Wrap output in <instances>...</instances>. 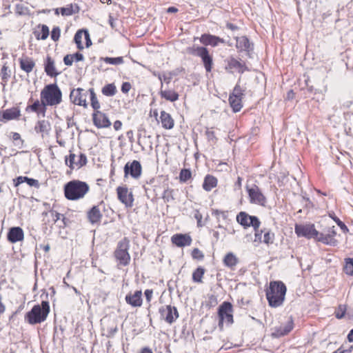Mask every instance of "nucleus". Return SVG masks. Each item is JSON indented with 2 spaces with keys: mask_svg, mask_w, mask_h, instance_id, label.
Segmentation results:
<instances>
[{
  "mask_svg": "<svg viewBox=\"0 0 353 353\" xmlns=\"http://www.w3.org/2000/svg\"><path fill=\"white\" fill-rule=\"evenodd\" d=\"M61 91L57 84H49L41 92V99L43 104L42 116L44 117L46 105H56L61 102Z\"/></svg>",
  "mask_w": 353,
  "mask_h": 353,
  "instance_id": "nucleus-1",
  "label": "nucleus"
},
{
  "mask_svg": "<svg viewBox=\"0 0 353 353\" xmlns=\"http://www.w3.org/2000/svg\"><path fill=\"white\" fill-rule=\"evenodd\" d=\"M286 286L281 281H272L266 291V297L271 307H276L281 305L284 301L286 293Z\"/></svg>",
  "mask_w": 353,
  "mask_h": 353,
  "instance_id": "nucleus-2",
  "label": "nucleus"
},
{
  "mask_svg": "<svg viewBox=\"0 0 353 353\" xmlns=\"http://www.w3.org/2000/svg\"><path fill=\"white\" fill-rule=\"evenodd\" d=\"M89 190L90 187L86 182L72 180L64 185V194L67 199L76 201L83 198Z\"/></svg>",
  "mask_w": 353,
  "mask_h": 353,
  "instance_id": "nucleus-3",
  "label": "nucleus"
},
{
  "mask_svg": "<svg viewBox=\"0 0 353 353\" xmlns=\"http://www.w3.org/2000/svg\"><path fill=\"white\" fill-rule=\"evenodd\" d=\"M50 312L49 302L43 301L41 305H35L25 315L26 321L30 325H35L45 321Z\"/></svg>",
  "mask_w": 353,
  "mask_h": 353,
  "instance_id": "nucleus-4",
  "label": "nucleus"
},
{
  "mask_svg": "<svg viewBox=\"0 0 353 353\" xmlns=\"http://www.w3.org/2000/svg\"><path fill=\"white\" fill-rule=\"evenodd\" d=\"M186 52L189 54L199 57L203 63L205 70L211 72L213 65V59L205 47L193 45L186 48Z\"/></svg>",
  "mask_w": 353,
  "mask_h": 353,
  "instance_id": "nucleus-5",
  "label": "nucleus"
},
{
  "mask_svg": "<svg viewBox=\"0 0 353 353\" xmlns=\"http://www.w3.org/2000/svg\"><path fill=\"white\" fill-rule=\"evenodd\" d=\"M219 327L221 330L223 329V323L232 325L233 319V307L228 301H224L218 308Z\"/></svg>",
  "mask_w": 353,
  "mask_h": 353,
  "instance_id": "nucleus-6",
  "label": "nucleus"
},
{
  "mask_svg": "<svg viewBox=\"0 0 353 353\" xmlns=\"http://www.w3.org/2000/svg\"><path fill=\"white\" fill-rule=\"evenodd\" d=\"M129 241L124 239L118 244L117 248L114 252V256L120 265L126 266L129 264L130 256L128 253Z\"/></svg>",
  "mask_w": 353,
  "mask_h": 353,
  "instance_id": "nucleus-7",
  "label": "nucleus"
},
{
  "mask_svg": "<svg viewBox=\"0 0 353 353\" xmlns=\"http://www.w3.org/2000/svg\"><path fill=\"white\" fill-rule=\"evenodd\" d=\"M336 231L335 226L330 227L322 232L318 231L316 240L330 246H336L339 243L337 239H335Z\"/></svg>",
  "mask_w": 353,
  "mask_h": 353,
  "instance_id": "nucleus-8",
  "label": "nucleus"
},
{
  "mask_svg": "<svg viewBox=\"0 0 353 353\" xmlns=\"http://www.w3.org/2000/svg\"><path fill=\"white\" fill-rule=\"evenodd\" d=\"M294 232L299 237L316 239L318 231L315 229L314 224H296Z\"/></svg>",
  "mask_w": 353,
  "mask_h": 353,
  "instance_id": "nucleus-9",
  "label": "nucleus"
},
{
  "mask_svg": "<svg viewBox=\"0 0 353 353\" xmlns=\"http://www.w3.org/2000/svg\"><path fill=\"white\" fill-rule=\"evenodd\" d=\"M237 222L245 228L252 226L254 230L259 228L261 222L255 216H250L245 212H241L236 216Z\"/></svg>",
  "mask_w": 353,
  "mask_h": 353,
  "instance_id": "nucleus-10",
  "label": "nucleus"
},
{
  "mask_svg": "<svg viewBox=\"0 0 353 353\" xmlns=\"http://www.w3.org/2000/svg\"><path fill=\"white\" fill-rule=\"evenodd\" d=\"M65 163L71 170L79 169L87 163V157L85 154L81 153L79 157L74 154L70 153L69 157H65Z\"/></svg>",
  "mask_w": 353,
  "mask_h": 353,
  "instance_id": "nucleus-11",
  "label": "nucleus"
},
{
  "mask_svg": "<svg viewBox=\"0 0 353 353\" xmlns=\"http://www.w3.org/2000/svg\"><path fill=\"white\" fill-rule=\"evenodd\" d=\"M117 193L119 200L126 208H131L133 205L134 198L132 192H130L126 186H119L117 188Z\"/></svg>",
  "mask_w": 353,
  "mask_h": 353,
  "instance_id": "nucleus-12",
  "label": "nucleus"
},
{
  "mask_svg": "<svg viewBox=\"0 0 353 353\" xmlns=\"http://www.w3.org/2000/svg\"><path fill=\"white\" fill-rule=\"evenodd\" d=\"M87 95L88 91L79 88L77 89H73L70 92V98L73 103L85 108L87 107Z\"/></svg>",
  "mask_w": 353,
  "mask_h": 353,
  "instance_id": "nucleus-13",
  "label": "nucleus"
},
{
  "mask_svg": "<svg viewBox=\"0 0 353 353\" xmlns=\"http://www.w3.org/2000/svg\"><path fill=\"white\" fill-rule=\"evenodd\" d=\"M142 167L139 161L134 160L132 162H128L124 166V176L130 175L134 179H138L141 174Z\"/></svg>",
  "mask_w": 353,
  "mask_h": 353,
  "instance_id": "nucleus-14",
  "label": "nucleus"
},
{
  "mask_svg": "<svg viewBox=\"0 0 353 353\" xmlns=\"http://www.w3.org/2000/svg\"><path fill=\"white\" fill-rule=\"evenodd\" d=\"M159 313L165 321L170 324L172 323L179 317V312L174 306L170 305L163 306L159 308Z\"/></svg>",
  "mask_w": 353,
  "mask_h": 353,
  "instance_id": "nucleus-15",
  "label": "nucleus"
},
{
  "mask_svg": "<svg viewBox=\"0 0 353 353\" xmlns=\"http://www.w3.org/2000/svg\"><path fill=\"white\" fill-rule=\"evenodd\" d=\"M248 192L251 203L260 205H265L266 202L265 197L256 185H254L251 188H248Z\"/></svg>",
  "mask_w": 353,
  "mask_h": 353,
  "instance_id": "nucleus-16",
  "label": "nucleus"
},
{
  "mask_svg": "<svg viewBox=\"0 0 353 353\" xmlns=\"http://www.w3.org/2000/svg\"><path fill=\"white\" fill-rule=\"evenodd\" d=\"M94 124L99 128H108L111 125L108 117L101 111H96L92 114Z\"/></svg>",
  "mask_w": 353,
  "mask_h": 353,
  "instance_id": "nucleus-17",
  "label": "nucleus"
},
{
  "mask_svg": "<svg viewBox=\"0 0 353 353\" xmlns=\"http://www.w3.org/2000/svg\"><path fill=\"white\" fill-rule=\"evenodd\" d=\"M225 70L229 72H233L232 70H235L241 74H243L245 70H248V67L244 62H241L233 57H230L228 60V64Z\"/></svg>",
  "mask_w": 353,
  "mask_h": 353,
  "instance_id": "nucleus-18",
  "label": "nucleus"
},
{
  "mask_svg": "<svg viewBox=\"0 0 353 353\" xmlns=\"http://www.w3.org/2000/svg\"><path fill=\"white\" fill-rule=\"evenodd\" d=\"M200 42L205 46H211L212 47L217 46L219 43H224V39L220 38L219 37L210 34H203L199 38Z\"/></svg>",
  "mask_w": 353,
  "mask_h": 353,
  "instance_id": "nucleus-19",
  "label": "nucleus"
},
{
  "mask_svg": "<svg viewBox=\"0 0 353 353\" xmlns=\"http://www.w3.org/2000/svg\"><path fill=\"white\" fill-rule=\"evenodd\" d=\"M24 238V233L20 227L11 228L7 234L8 240L12 243L21 241Z\"/></svg>",
  "mask_w": 353,
  "mask_h": 353,
  "instance_id": "nucleus-20",
  "label": "nucleus"
},
{
  "mask_svg": "<svg viewBox=\"0 0 353 353\" xmlns=\"http://www.w3.org/2000/svg\"><path fill=\"white\" fill-rule=\"evenodd\" d=\"M125 301L128 304L132 307H140L142 305V292L141 290H137L134 294H128L125 296Z\"/></svg>",
  "mask_w": 353,
  "mask_h": 353,
  "instance_id": "nucleus-21",
  "label": "nucleus"
},
{
  "mask_svg": "<svg viewBox=\"0 0 353 353\" xmlns=\"http://www.w3.org/2000/svg\"><path fill=\"white\" fill-rule=\"evenodd\" d=\"M171 241L173 244L178 247H185L190 245L192 243V239L188 234H176L172 236Z\"/></svg>",
  "mask_w": 353,
  "mask_h": 353,
  "instance_id": "nucleus-22",
  "label": "nucleus"
},
{
  "mask_svg": "<svg viewBox=\"0 0 353 353\" xmlns=\"http://www.w3.org/2000/svg\"><path fill=\"white\" fill-rule=\"evenodd\" d=\"M44 70L47 75L51 77H56L60 74V72H57L54 61L50 56L46 57Z\"/></svg>",
  "mask_w": 353,
  "mask_h": 353,
  "instance_id": "nucleus-23",
  "label": "nucleus"
},
{
  "mask_svg": "<svg viewBox=\"0 0 353 353\" xmlns=\"http://www.w3.org/2000/svg\"><path fill=\"white\" fill-rule=\"evenodd\" d=\"M160 121L162 127L167 130H171L174 128V121L171 115L164 110L161 112Z\"/></svg>",
  "mask_w": 353,
  "mask_h": 353,
  "instance_id": "nucleus-24",
  "label": "nucleus"
},
{
  "mask_svg": "<svg viewBox=\"0 0 353 353\" xmlns=\"http://www.w3.org/2000/svg\"><path fill=\"white\" fill-rule=\"evenodd\" d=\"M87 217L92 224L97 223L101 221L102 214L98 206H93L87 213Z\"/></svg>",
  "mask_w": 353,
  "mask_h": 353,
  "instance_id": "nucleus-25",
  "label": "nucleus"
},
{
  "mask_svg": "<svg viewBox=\"0 0 353 353\" xmlns=\"http://www.w3.org/2000/svg\"><path fill=\"white\" fill-rule=\"evenodd\" d=\"M236 41V48L239 50L250 52L252 50L249 39L245 36L237 37Z\"/></svg>",
  "mask_w": 353,
  "mask_h": 353,
  "instance_id": "nucleus-26",
  "label": "nucleus"
},
{
  "mask_svg": "<svg viewBox=\"0 0 353 353\" xmlns=\"http://www.w3.org/2000/svg\"><path fill=\"white\" fill-rule=\"evenodd\" d=\"M293 328V321L292 318L287 322L285 325H282L278 327H276L273 335L279 337L288 334Z\"/></svg>",
  "mask_w": 353,
  "mask_h": 353,
  "instance_id": "nucleus-27",
  "label": "nucleus"
},
{
  "mask_svg": "<svg viewBox=\"0 0 353 353\" xmlns=\"http://www.w3.org/2000/svg\"><path fill=\"white\" fill-rule=\"evenodd\" d=\"M50 129V123L46 120L39 121L34 126L35 132L37 133H41L43 137H44V134H48Z\"/></svg>",
  "mask_w": 353,
  "mask_h": 353,
  "instance_id": "nucleus-28",
  "label": "nucleus"
},
{
  "mask_svg": "<svg viewBox=\"0 0 353 353\" xmlns=\"http://www.w3.org/2000/svg\"><path fill=\"white\" fill-rule=\"evenodd\" d=\"M19 63L21 70L27 73L32 72L35 65L34 61L30 57L20 59Z\"/></svg>",
  "mask_w": 353,
  "mask_h": 353,
  "instance_id": "nucleus-29",
  "label": "nucleus"
},
{
  "mask_svg": "<svg viewBox=\"0 0 353 353\" xmlns=\"http://www.w3.org/2000/svg\"><path fill=\"white\" fill-rule=\"evenodd\" d=\"M163 86V83H161V89L160 91V95L162 98L165 99L168 101L174 102L178 100L179 94L174 90H165L162 89Z\"/></svg>",
  "mask_w": 353,
  "mask_h": 353,
  "instance_id": "nucleus-30",
  "label": "nucleus"
},
{
  "mask_svg": "<svg viewBox=\"0 0 353 353\" xmlns=\"http://www.w3.org/2000/svg\"><path fill=\"white\" fill-rule=\"evenodd\" d=\"M217 185V179L214 176L208 174L205 179L203 183V188L205 191H210L212 188L216 187Z\"/></svg>",
  "mask_w": 353,
  "mask_h": 353,
  "instance_id": "nucleus-31",
  "label": "nucleus"
},
{
  "mask_svg": "<svg viewBox=\"0 0 353 353\" xmlns=\"http://www.w3.org/2000/svg\"><path fill=\"white\" fill-rule=\"evenodd\" d=\"M238 263V258L232 252L228 253L223 259L224 265L231 269H234Z\"/></svg>",
  "mask_w": 353,
  "mask_h": 353,
  "instance_id": "nucleus-32",
  "label": "nucleus"
},
{
  "mask_svg": "<svg viewBox=\"0 0 353 353\" xmlns=\"http://www.w3.org/2000/svg\"><path fill=\"white\" fill-rule=\"evenodd\" d=\"M242 99L230 95L229 103L234 112H239L242 108Z\"/></svg>",
  "mask_w": 353,
  "mask_h": 353,
  "instance_id": "nucleus-33",
  "label": "nucleus"
},
{
  "mask_svg": "<svg viewBox=\"0 0 353 353\" xmlns=\"http://www.w3.org/2000/svg\"><path fill=\"white\" fill-rule=\"evenodd\" d=\"M79 11V8L77 4H70L66 7L60 8V12L63 16H70L73 14L77 13Z\"/></svg>",
  "mask_w": 353,
  "mask_h": 353,
  "instance_id": "nucleus-34",
  "label": "nucleus"
},
{
  "mask_svg": "<svg viewBox=\"0 0 353 353\" xmlns=\"http://www.w3.org/2000/svg\"><path fill=\"white\" fill-rule=\"evenodd\" d=\"M42 110H43L42 101H39V100L34 101L32 105H28L26 108V112L32 111V112L37 113L38 115H39L40 114H42Z\"/></svg>",
  "mask_w": 353,
  "mask_h": 353,
  "instance_id": "nucleus-35",
  "label": "nucleus"
},
{
  "mask_svg": "<svg viewBox=\"0 0 353 353\" xmlns=\"http://www.w3.org/2000/svg\"><path fill=\"white\" fill-rule=\"evenodd\" d=\"M20 115V111L17 108L6 110L3 113V118L6 120L17 119Z\"/></svg>",
  "mask_w": 353,
  "mask_h": 353,
  "instance_id": "nucleus-36",
  "label": "nucleus"
},
{
  "mask_svg": "<svg viewBox=\"0 0 353 353\" xmlns=\"http://www.w3.org/2000/svg\"><path fill=\"white\" fill-rule=\"evenodd\" d=\"M205 272L203 267H198L192 273V281L195 283H203L202 279Z\"/></svg>",
  "mask_w": 353,
  "mask_h": 353,
  "instance_id": "nucleus-37",
  "label": "nucleus"
},
{
  "mask_svg": "<svg viewBox=\"0 0 353 353\" xmlns=\"http://www.w3.org/2000/svg\"><path fill=\"white\" fill-rule=\"evenodd\" d=\"M101 92L105 96L112 97L117 92V88L114 83H109L103 87Z\"/></svg>",
  "mask_w": 353,
  "mask_h": 353,
  "instance_id": "nucleus-38",
  "label": "nucleus"
},
{
  "mask_svg": "<svg viewBox=\"0 0 353 353\" xmlns=\"http://www.w3.org/2000/svg\"><path fill=\"white\" fill-rule=\"evenodd\" d=\"M88 92L90 94L91 106L94 110V112L99 111L100 103L97 99V95L93 88H90Z\"/></svg>",
  "mask_w": 353,
  "mask_h": 353,
  "instance_id": "nucleus-39",
  "label": "nucleus"
},
{
  "mask_svg": "<svg viewBox=\"0 0 353 353\" xmlns=\"http://www.w3.org/2000/svg\"><path fill=\"white\" fill-rule=\"evenodd\" d=\"M101 60L103 61L105 63L112 65H119L123 63V59L122 57H101Z\"/></svg>",
  "mask_w": 353,
  "mask_h": 353,
  "instance_id": "nucleus-40",
  "label": "nucleus"
},
{
  "mask_svg": "<svg viewBox=\"0 0 353 353\" xmlns=\"http://www.w3.org/2000/svg\"><path fill=\"white\" fill-rule=\"evenodd\" d=\"M43 214H45V215H48V214H50V216L52 217V221H53V223H57L59 220L61 219V218H62V221L63 223V225H65V217L63 216V214H60V213H58L56 211H54V210H50V212H43Z\"/></svg>",
  "mask_w": 353,
  "mask_h": 353,
  "instance_id": "nucleus-41",
  "label": "nucleus"
},
{
  "mask_svg": "<svg viewBox=\"0 0 353 353\" xmlns=\"http://www.w3.org/2000/svg\"><path fill=\"white\" fill-rule=\"evenodd\" d=\"M329 216L334 221V222L344 233H347L349 232V230L345 224L342 222L337 216H336L334 212L330 213Z\"/></svg>",
  "mask_w": 353,
  "mask_h": 353,
  "instance_id": "nucleus-42",
  "label": "nucleus"
},
{
  "mask_svg": "<svg viewBox=\"0 0 353 353\" xmlns=\"http://www.w3.org/2000/svg\"><path fill=\"white\" fill-rule=\"evenodd\" d=\"M274 233L272 232L270 230H265L263 242L267 245L272 244L274 240Z\"/></svg>",
  "mask_w": 353,
  "mask_h": 353,
  "instance_id": "nucleus-43",
  "label": "nucleus"
},
{
  "mask_svg": "<svg viewBox=\"0 0 353 353\" xmlns=\"http://www.w3.org/2000/svg\"><path fill=\"white\" fill-rule=\"evenodd\" d=\"M82 37H83V30H79L76 32L74 41L77 44V47L79 50L83 49V46L82 44Z\"/></svg>",
  "mask_w": 353,
  "mask_h": 353,
  "instance_id": "nucleus-44",
  "label": "nucleus"
},
{
  "mask_svg": "<svg viewBox=\"0 0 353 353\" xmlns=\"http://www.w3.org/2000/svg\"><path fill=\"white\" fill-rule=\"evenodd\" d=\"M192 176L191 171L189 169H182L179 174V179L181 182H186Z\"/></svg>",
  "mask_w": 353,
  "mask_h": 353,
  "instance_id": "nucleus-45",
  "label": "nucleus"
},
{
  "mask_svg": "<svg viewBox=\"0 0 353 353\" xmlns=\"http://www.w3.org/2000/svg\"><path fill=\"white\" fill-rule=\"evenodd\" d=\"M49 35V28L46 25H42L41 33L36 35L37 39L45 40Z\"/></svg>",
  "mask_w": 353,
  "mask_h": 353,
  "instance_id": "nucleus-46",
  "label": "nucleus"
},
{
  "mask_svg": "<svg viewBox=\"0 0 353 353\" xmlns=\"http://www.w3.org/2000/svg\"><path fill=\"white\" fill-rule=\"evenodd\" d=\"M344 270L347 274H353V259H346Z\"/></svg>",
  "mask_w": 353,
  "mask_h": 353,
  "instance_id": "nucleus-47",
  "label": "nucleus"
},
{
  "mask_svg": "<svg viewBox=\"0 0 353 353\" xmlns=\"http://www.w3.org/2000/svg\"><path fill=\"white\" fill-rule=\"evenodd\" d=\"M10 71L8 70V67L6 66V65H3L1 68V76L2 80L5 83H6L8 79L10 78Z\"/></svg>",
  "mask_w": 353,
  "mask_h": 353,
  "instance_id": "nucleus-48",
  "label": "nucleus"
},
{
  "mask_svg": "<svg viewBox=\"0 0 353 353\" xmlns=\"http://www.w3.org/2000/svg\"><path fill=\"white\" fill-rule=\"evenodd\" d=\"M244 92L245 90L242 89L239 85L236 84L230 95L242 99L244 95Z\"/></svg>",
  "mask_w": 353,
  "mask_h": 353,
  "instance_id": "nucleus-49",
  "label": "nucleus"
},
{
  "mask_svg": "<svg viewBox=\"0 0 353 353\" xmlns=\"http://www.w3.org/2000/svg\"><path fill=\"white\" fill-rule=\"evenodd\" d=\"M172 192L173 190L169 188H167L164 190L162 197L165 202H170L174 199Z\"/></svg>",
  "mask_w": 353,
  "mask_h": 353,
  "instance_id": "nucleus-50",
  "label": "nucleus"
},
{
  "mask_svg": "<svg viewBox=\"0 0 353 353\" xmlns=\"http://www.w3.org/2000/svg\"><path fill=\"white\" fill-rule=\"evenodd\" d=\"M192 257L194 259L203 260L204 254L199 248H194L192 251Z\"/></svg>",
  "mask_w": 353,
  "mask_h": 353,
  "instance_id": "nucleus-51",
  "label": "nucleus"
},
{
  "mask_svg": "<svg viewBox=\"0 0 353 353\" xmlns=\"http://www.w3.org/2000/svg\"><path fill=\"white\" fill-rule=\"evenodd\" d=\"M60 34L61 30L59 27L53 28L51 32V39L54 41H58L60 37Z\"/></svg>",
  "mask_w": 353,
  "mask_h": 353,
  "instance_id": "nucleus-52",
  "label": "nucleus"
},
{
  "mask_svg": "<svg viewBox=\"0 0 353 353\" xmlns=\"http://www.w3.org/2000/svg\"><path fill=\"white\" fill-rule=\"evenodd\" d=\"M205 135L207 137V139L210 141L215 142L216 140V138L215 137L214 132L212 130V128H207L205 130Z\"/></svg>",
  "mask_w": 353,
  "mask_h": 353,
  "instance_id": "nucleus-53",
  "label": "nucleus"
},
{
  "mask_svg": "<svg viewBox=\"0 0 353 353\" xmlns=\"http://www.w3.org/2000/svg\"><path fill=\"white\" fill-rule=\"evenodd\" d=\"M28 179H29V178L28 176H18L15 179L13 180L14 185L15 187H17L20 184H21L24 182L27 183Z\"/></svg>",
  "mask_w": 353,
  "mask_h": 353,
  "instance_id": "nucleus-54",
  "label": "nucleus"
},
{
  "mask_svg": "<svg viewBox=\"0 0 353 353\" xmlns=\"http://www.w3.org/2000/svg\"><path fill=\"white\" fill-rule=\"evenodd\" d=\"M345 313V307L344 305H339L338 310L335 312V316L337 319H342Z\"/></svg>",
  "mask_w": 353,
  "mask_h": 353,
  "instance_id": "nucleus-55",
  "label": "nucleus"
},
{
  "mask_svg": "<svg viewBox=\"0 0 353 353\" xmlns=\"http://www.w3.org/2000/svg\"><path fill=\"white\" fill-rule=\"evenodd\" d=\"M12 139L15 141V145H22L23 141L21 139V135L18 132H12Z\"/></svg>",
  "mask_w": 353,
  "mask_h": 353,
  "instance_id": "nucleus-56",
  "label": "nucleus"
},
{
  "mask_svg": "<svg viewBox=\"0 0 353 353\" xmlns=\"http://www.w3.org/2000/svg\"><path fill=\"white\" fill-rule=\"evenodd\" d=\"M74 61L72 54H67L63 57V63L65 65L70 66Z\"/></svg>",
  "mask_w": 353,
  "mask_h": 353,
  "instance_id": "nucleus-57",
  "label": "nucleus"
},
{
  "mask_svg": "<svg viewBox=\"0 0 353 353\" xmlns=\"http://www.w3.org/2000/svg\"><path fill=\"white\" fill-rule=\"evenodd\" d=\"M27 183L30 186V187H34V188H39L40 185H39V181L38 180H36V179H32V178H29Z\"/></svg>",
  "mask_w": 353,
  "mask_h": 353,
  "instance_id": "nucleus-58",
  "label": "nucleus"
},
{
  "mask_svg": "<svg viewBox=\"0 0 353 353\" xmlns=\"http://www.w3.org/2000/svg\"><path fill=\"white\" fill-rule=\"evenodd\" d=\"M265 229L264 230H259V228L256 229V230H254L255 231V241H259V242H262L263 241H261V237H262V233H265Z\"/></svg>",
  "mask_w": 353,
  "mask_h": 353,
  "instance_id": "nucleus-59",
  "label": "nucleus"
},
{
  "mask_svg": "<svg viewBox=\"0 0 353 353\" xmlns=\"http://www.w3.org/2000/svg\"><path fill=\"white\" fill-rule=\"evenodd\" d=\"M131 88V84L129 82H124L121 85V91L123 93H128Z\"/></svg>",
  "mask_w": 353,
  "mask_h": 353,
  "instance_id": "nucleus-60",
  "label": "nucleus"
},
{
  "mask_svg": "<svg viewBox=\"0 0 353 353\" xmlns=\"http://www.w3.org/2000/svg\"><path fill=\"white\" fill-rule=\"evenodd\" d=\"M194 216L197 221V225L199 227L202 226V224H201L202 214L199 212V211L196 210Z\"/></svg>",
  "mask_w": 353,
  "mask_h": 353,
  "instance_id": "nucleus-61",
  "label": "nucleus"
},
{
  "mask_svg": "<svg viewBox=\"0 0 353 353\" xmlns=\"http://www.w3.org/2000/svg\"><path fill=\"white\" fill-rule=\"evenodd\" d=\"M72 55L73 59L76 61H81L84 60V57L81 53L76 52Z\"/></svg>",
  "mask_w": 353,
  "mask_h": 353,
  "instance_id": "nucleus-62",
  "label": "nucleus"
},
{
  "mask_svg": "<svg viewBox=\"0 0 353 353\" xmlns=\"http://www.w3.org/2000/svg\"><path fill=\"white\" fill-rule=\"evenodd\" d=\"M144 294H145V298H146V301L148 302H150V301L152 299V294H153L152 290L147 289L145 291Z\"/></svg>",
  "mask_w": 353,
  "mask_h": 353,
  "instance_id": "nucleus-63",
  "label": "nucleus"
},
{
  "mask_svg": "<svg viewBox=\"0 0 353 353\" xmlns=\"http://www.w3.org/2000/svg\"><path fill=\"white\" fill-rule=\"evenodd\" d=\"M351 352V349L348 350H342L341 348H339L336 351L332 353H350Z\"/></svg>",
  "mask_w": 353,
  "mask_h": 353,
  "instance_id": "nucleus-64",
  "label": "nucleus"
}]
</instances>
